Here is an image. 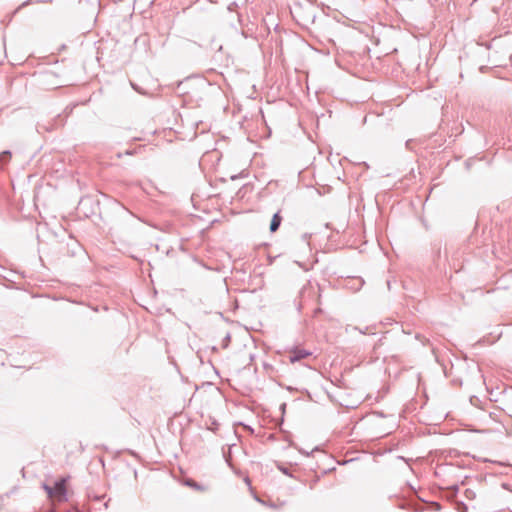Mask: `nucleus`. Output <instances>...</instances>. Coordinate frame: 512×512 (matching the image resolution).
<instances>
[{"label": "nucleus", "instance_id": "obj_1", "mask_svg": "<svg viewBox=\"0 0 512 512\" xmlns=\"http://www.w3.org/2000/svg\"><path fill=\"white\" fill-rule=\"evenodd\" d=\"M53 489L54 498H56L59 502H64L67 500L66 478H61L56 481Z\"/></svg>", "mask_w": 512, "mask_h": 512}, {"label": "nucleus", "instance_id": "obj_2", "mask_svg": "<svg viewBox=\"0 0 512 512\" xmlns=\"http://www.w3.org/2000/svg\"><path fill=\"white\" fill-rule=\"evenodd\" d=\"M312 355V352L300 347H294L288 352V358L291 363L298 362Z\"/></svg>", "mask_w": 512, "mask_h": 512}, {"label": "nucleus", "instance_id": "obj_3", "mask_svg": "<svg viewBox=\"0 0 512 512\" xmlns=\"http://www.w3.org/2000/svg\"><path fill=\"white\" fill-rule=\"evenodd\" d=\"M282 222V217L280 212H277L273 215L270 223V232L274 233L278 230Z\"/></svg>", "mask_w": 512, "mask_h": 512}, {"label": "nucleus", "instance_id": "obj_4", "mask_svg": "<svg viewBox=\"0 0 512 512\" xmlns=\"http://www.w3.org/2000/svg\"><path fill=\"white\" fill-rule=\"evenodd\" d=\"M42 488L45 490L49 498H54V489L46 483H43Z\"/></svg>", "mask_w": 512, "mask_h": 512}, {"label": "nucleus", "instance_id": "obj_5", "mask_svg": "<svg viewBox=\"0 0 512 512\" xmlns=\"http://www.w3.org/2000/svg\"><path fill=\"white\" fill-rule=\"evenodd\" d=\"M185 483L187 486H190L196 490H203V487L199 483L195 482L194 480L190 479V480H187Z\"/></svg>", "mask_w": 512, "mask_h": 512}, {"label": "nucleus", "instance_id": "obj_6", "mask_svg": "<svg viewBox=\"0 0 512 512\" xmlns=\"http://www.w3.org/2000/svg\"><path fill=\"white\" fill-rule=\"evenodd\" d=\"M456 510L458 512H467L468 507L466 506V504L464 502L459 501V502H456Z\"/></svg>", "mask_w": 512, "mask_h": 512}, {"label": "nucleus", "instance_id": "obj_7", "mask_svg": "<svg viewBox=\"0 0 512 512\" xmlns=\"http://www.w3.org/2000/svg\"><path fill=\"white\" fill-rule=\"evenodd\" d=\"M465 495H466V497H467V498H469V499H472V498H474V497H475V493H474L472 490H470V489H466V491H465Z\"/></svg>", "mask_w": 512, "mask_h": 512}, {"label": "nucleus", "instance_id": "obj_8", "mask_svg": "<svg viewBox=\"0 0 512 512\" xmlns=\"http://www.w3.org/2000/svg\"><path fill=\"white\" fill-rule=\"evenodd\" d=\"M10 156H11L10 151H3V152L1 153V160H2V161H4V160H6L8 157H10Z\"/></svg>", "mask_w": 512, "mask_h": 512}, {"label": "nucleus", "instance_id": "obj_9", "mask_svg": "<svg viewBox=\"0 0 512 512\" xmlns=\"http://www.w3.org/2000/svg\"><path fill=\"white\" fill-rule=\"evenodd\" d=\"M279 469L286 475H289V472H288V469L287 468H284V467H281L279 466Z\"/></svg>", "mask_w": 512, "mask_h": 512}, {"label": "nucleus", "instance_id": "obj_10", "mask_svg": "<svg viewBox=\"0 0 512 512\" xmlns=\"http://www.w3.org/2000/svg\"><path fill=\"white\" fill-rule=\"evenodd\" d=\"M125 153H126L127 155H132V154L134 153V151L127 150Z\"/></svg>", "mask_w": 512, "mask_h": 512}, {"label": "nucleus", "instance_id": "obj_11", "mask_svg": "<svg viewBox=\"0 0 512 512\" xmlns=\"http://www.w3.org/2000/svg\"><path fill=\"white\" fill-rule=\"evenodd\" d=\"M503 487H504L505 489H509L507 484H503Z\"/></svg>", "mask_w": 512, "mask_h": 512}]
</instances>
